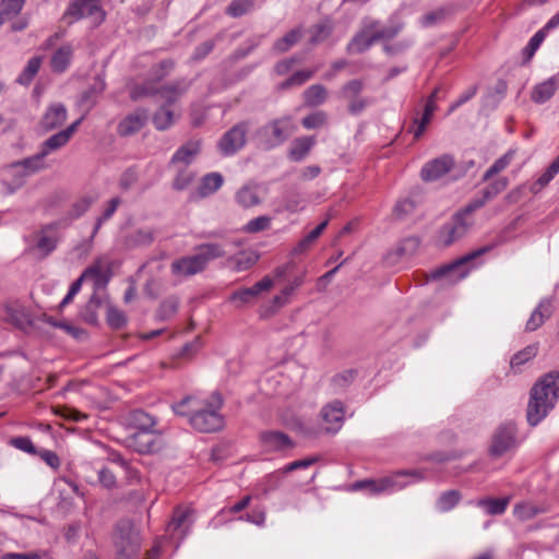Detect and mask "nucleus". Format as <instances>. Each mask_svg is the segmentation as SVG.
Returning <instances> with one entry per match:
<instances>
[{
    "instance_id": "nucleus-1",
    "label": "nucleus",
    "mask_w": 559,
    "mask_h": 559,
    "mask_svg": "<svg viewBox=\"0 0 559 559\" xmlns=\"http://www.w3.org/2000/svg\"><path fill=\"white\" fill-rule=\"evenodd\" d=\"M223 397L215 391L210 397L200 399L194 395H187L171 405V409L178 416L188 417L193 429L199 432H216L224 428L225 419L221 414Z\"/></svg>"
},
{
    "instance_id": "nucleus-2",
    "label": "nucleus",
    "mask_w": 559,
    "mask_h": 559,
    "mask_svg": "<svg viewBox=\"0 0 559 559\" xmlns=\"http://www.w3.org/2000/svg\"><path fill=\"white\" fill-rule=\"evenodd\" d=\"M195 254L183 257L171 263V273L176 276L188 277L201 273L209 262L225 255V250L218 243H203L197 247Z\"/></svg>"
},
{
    "instance_id": "nucleus-3",
    "label": "nucleus",
    "mask_w": 559,
    "mask_h": 559,
    "mask_svg": "<svg viewBox=\"0 0 559 559\" xmlns=\"http://www.w3.org/2000/svg\"><path fill=\"white\" fill-rule=\"evenodd\" d=\"M426 478L423 469H403L380 479H365L353 485L354 490L366 489L371 495L393 492L404 489L407 485Z\"/></svg>"
},
{
    "instance_id": "nucleus-4",
    "label": "nucleus",
    "mask_w": 559,
    "mask_h": 559,
    "mask_svg": "<svg viewBox=\"0 0 559 559\" xmlns=\"http://www.w3.org/2000/svg\"><path fill=\"white\" fill-rule=\"evenodd\" d=\"M111 539L116 559H139L142 538L131 520L118 521L114 527Z\"/></svg>"
},
{
    "instance_id": "nucleus-5",
    "label": "nucleus",
    "mask_w": 559,
    "mask_h": 559,
    "mask_svg": "<svg viewBox=\"0 0 559 559\" xmlns=\"http://www.w3.org/2000/svg\"><path fill=\"white\" fill-rule=\"evenodd\" d=\"M559 399V386H532L526 408V420L535 427L555 407Z\"/></svg>"
},
{
    "instance_id": "nucleus-6",
    "label": "nucleus",
    "mask_w": 559,
    "mask_h": 559,
    "mask_svg": "<svg viewBox=\"0 0 559 559\" xmlns=\"http://www.w3.org/2000/svg\"><path fill=\"white\" fill-rule=\"evenodd\" d=\"M522 442L516 424L512 420L502 423L497 427L491 437L488 454L492 459H499L514 451Z\"/></svg>"
},
{
    "instance_id": "nucleus-7",
    "label": "nucleus",
    "mask_w": 559,
    "mask_h": 559,
    "mask_svg": "<svg viewBox=\"0 0 559 559\" xmlns=\"http://www.w3.org/2000/svg\"><path fill=\"white\" fill-rule=\"evenodd\" d=\"M489 250L488 247L480 248L473 251L472 253L445 265H442L430 272V280L445 278L449 283H456L460 280L466 277L471 271L467 264L475 258L486 253Z\"/></svg>"
},
{
    "instance_id": "nucleus-8",
    "label": "nucleus",
    "mask_w": 559,
    "mask_h": 559,
    "mask_svg": "<svg viewBox=\"0 0 559 559\" xmlns=\"http://www.w3.org/2000/svg\"><path fill=\"white\" fill-rule=\"evenodd\" d=\"M322 426L313 431L307 432L308 436L318 437L321 433L335 435L344 424V405L340 401H333L326 404L320 413Z\"/></svg>"
},
{
    "instance_id": "nucleus-9",
    "label": "nucleus",
    "mask_w": 559,
    "mask_h": 559,
    "mask_svg": "<svg viewBox=\"0 0 559 559\" xmlns=\"http://www.w3.org/2000/svg\"><path fill=\"white\" fill-rule=\"evenodd\" d=\"M364 87V82L355 79L343 84L338 91V97L347 102V110L353 116L361 114L370 105L368 98L360 96Z\"/></svg>"
},
{
    "instance_id": "nucleus-10",
    "label": "nucleus",
    "mask_w": 559,
    "mask_h": 559,
    "mask_svg": "<svg viewBox=\"0 0 559 559\" xmlns=\"http://www.w3.org/2000/svg\"><path fill=\"white\" fill-rule=\"evenodd\" d=\"M0 318L20 330H27L33 325V318L28 309L19 300H9L3 305V314Z\"/></svg>"
},
{
    "instance_id": "nucleus-11",
    "label": "nucleus",
    "mask_w": 559,
    "mask_h": 559,
    "mask_svg": "<svg viewBox=\"0 0 559 559\" xmlns=\"http://www.w3.org/2000/svg\"><path fill=\"white\" fill-rule=\"evenodd\" d=\"M296 130V126L290 117H282L265 124L261 133L270 136L269 147L282 144Z\"/></svg>"
},
{
    "instance_id": "nucleus-12",
    "label": "nucleus",
    "mask_w": 559,
    "mask_h": 559,
    "mask_svg": "<svg viewBox=\"0 0 559 559\" xmlns=\"http://www.w3.org/2000/svg\"><path fill=\"white\" fill-rule=\"evenodd\" d=\"M157 92L160 94V97L163 99H165V102H166L165 106H168V107L170 104L175 103L181 94V92L177 87H174V86L163 87L162 90L158 91L155 87V83L150 81V82H146L143 84L133 85L130 90V97L133 100H138L142 97L154 95Z\"/></svg>"
},
{
    "instance_id": "nucleus-13",
    "label": "nucleus",
    "mask_w": 559,
    "mask_h": 559,
    "mask_svg": "<svg viewBox=\"0 0 559 559\" xmlns=\"http://www.w3.org/2000/svg\"><path fill=\"white\" fill-rule=\"evenodd\" d=\"M454 164L455 160L451 154H443L427 162L420 170V177L424 181H436L452 170Z\"/></svg>"
},
{
    "instance_id": "nucleus-14",
    "label": "nucleus",
    "mask_w": 559,
    "mask_h": 559,
    "mask_svg": "<svg viewBox=\"0 0 559 559\" xmlns=\"http://www.w3.org/2000/svg\"><path fill=\"white\" fill-rule=\"evenodd\" d=\"M59 223H50L40 227L35 234V249L38 250L41 257H48L56 250L59 242L58 234Z\"/></svg>"
},
{
    "instance_id": "nucleus-15",
    "label": "nucleus",
    "mask_w": 559,
    "mask_h": 559,
    "mask_svg": "<svg viewBox=\"0 0 559 559\" xmlns=\"http://www.w3.org/2000/svg\"><path fill=\"white\" fill-rule=\"evenodd\" d=\"M472 222L464 218L463 214H455L452 222L445 224L439 233V241L450 246L461 239L467 231Z\"/></svg>"
},
{
    "instance_id": "nucleus-16",
    "label": "nucleus",
    "mask_w": 559,
    "mask_h": 559,
    "mask_svg": "<svg viewBox=\"0 0 559 559\" xmlns=\"http://www.w3.org/2000/svg\"><path fill=\"white\" fill-rule=\"evenodd\" d=\"M248 127L245 122L234 126L219 141V148L225 155L235 154L246 144Z\"/></svg>"
},
{
    "instance_id": "nucleus-17",
    "label": "nucleus",
    "mask_w": 559,
    "mask_h": 559,
    "mask_svg": "<svg viewBox=\"0 0 559 559\" xmlns=\"http://www.w3.org/2000/svg\"><path fill=\"white\" fill-rule=\"evenodd\" d=\"M273 280L269 276H264L261 281L257 282L253 286L248 288H241L233 293L230 301L235 302L237 307H242L251 302L261 293L267 292L273 287Z\"/></svg>"
},
{
    "instance_id": "nucleus-18",
    "label": "nucleus",
    "mask_w": 559,
    "mask_h": 559,
    "mask_svg": "<svg viewBox=\"0 0 559 559\" xmlns=\"http://www.w3.org/2000/svg\"><path fill=\"white\" fill-rule=\"evenodd\" d=\"M191 510L178 507L174 510L173 518L167 525L166 532L171 538L182 539L191 526Z\"/></svg>"
},
{
    "instance_id": "nucleus-19",
    "label": "nucleus",
    "mask_w": 559,
    "mask_h": 559,
    "mask_svg": "<svg viewBox=\"0 0 559 559\" xmlns=\"http://www.w3.org/2000/svg\"><path fill=\"white\" fill-rule=\"evenodd\" d=\"M44 158L45 156L41 155V152L39 151L33 156L12 163L13 171H23L21 178L19 180H14V188L22 187L28 176L43 169L45 167Z\"/></svg>"
},
{
    "instance_id": "nucleus-20",
    "label": "nucleus",
    "mask_w": 559,
    "mask_h": 559,
    "mask_svg": "<svg viewBox=\"0 0 559 559\" xmlns=\"http://www.w3.org/2000/svg\"><path fill=\"white\" fill-rule=\"evenodd\" d=\"M147 119L148 114L145 109H136L118 123L117 132L121 136L135 134L145 126Z\"/></svg>"
},
{
    "instance_id": "nucleus-21",
    "label": "nucleus",
    "mask_w": 559,
    "mask_h": 559,
    "mask_svg": "<svg viewBox=\"0 0 559 559\" xmlns=\"http://www.w3.org/2000/svg\"><path fill=\"white\" fill-rule=\"evenodd\" d=\"M99 14V22L105 19V13L98 4V0H75L64 13V17L72 16L75 20L84 16Z\"/></svg>"
},
{
    "instance_id": "nucleus-22",
    "label": "nucleus",
    "mask_w": 559,
    "mask_h": 559,
    "mask_svg": "<svg viewBox=\"0 0 559 559\" xmlns=\"http://www.w3.org/2000/svg\"><path fill=\"white\" fill-rule=\"evenodd\" d=\"M130 423L139 431L134 433V441L155 432L156 420L153 416L142 409H134L130 414Z\"/></svg>"
},
{
    "instance_id": "nucleus-23",
    "label": "nucleus",
    "mask_w": 559,
    "mask_h": 559,
    "mask_svg": "<svg viewBox=\"0 0 559 559\" xmlns=\"http://www.w3.org/2000/svg\"><path fill=\"white\" fill-rule=\"evenodd\" d=\"M67 108L60 103L51 104L40 119V127L45 131L53 130L63 124L67 120Z\"/></svg>"
},
{
    "instance_id": "nucleus-24",
    "label": "nucleus",
    "mask_w": 559,
    "mask_h": 559,
    "mask_svg": "<svg viewBox=\"0 0 559 559\" xmlns=\"http://www.w3.org/2000/svg\"><path fill=\"white\" fill-rule=\"evenodd\" d=\"M559 87V76L554 75L538 84L531 92V99L536 104L549 100Z\"/></svg>"
},
{
    "instance_id": "nucleus-25",
    "label": "nucleus",
    "mask_w": 559,
    "mask_h": 559,
    "mask_svg": "<svg viewBox=\"0 0 559 559\" xmlns=\"http://www.w3.org/2000/svg\"><path fill=\"white\" fill-rule=\"evenodd\" d=\"M554 311L552 304L549 299H543L537 308L532 312L530 319L526 322L525 330L527 332L536 331L542 326L546 319H548Z\"/></svg>"
},
{
    "instance_id": "nucleus-26",
    "label": "nucleus",
    "mask_w": 559,
    "mask_h": 559,
    "mask_svg": "<svg viewBox=\"0 0 559 559\" xmlns=\"http://www.w3.org/2000/svg\"><path fill=\"white\" fill-rule=\"evenodd\" d=\"M259 186L257 185H245L235 194L237 204L242 209H249L261 203V197L259 192Z\"/></svg>"
},
{
    "instance_id": "nucleus-27",
    "label": "nucleus",
    "mask_w": 559,
    "mask_h": 559,
    "mask_svg": "<svg viewBox=\"0 0 559 559\" xmlns=\"http://www.w3.org/2000/svg\"><path fill=\"white\" fill-rule=\"evenodd\" d=\"M316 144L314 136L296 138L289 147L288 157L293 162H301L305 159Z\"/></svg>"
},
{
    "instance_id": "nucleus-28",
    "label": "nucleus",
    "mask_w": 559,
    "mask_h": 559,
    "mask_svg": "<svg viewBox=\"0 0 559 559\" xmlns=\"http://www.w3.org/2000/svg\"><path fill=\"white\" fill-rule=\"evenodd\" d=\"M73 47L70 44L59 47L50 59L51 70L56 73H63L70 67L73 57Z\"/></svg>"
},
{
    "instance_id": "nucleus-29",
    "label": "nucleus",
    "mask_w": 559,
    "mask_h": 559,
    "mask_svg": "<svg viewBox=\"0 0 559 559\" xmlns=\"http://www.w3.org/2000/svg\"><path fill=\"white\" fill-rule=\"evenodd\" d=\"M420 246V240L418 237L412 236L404 238L396 248L389 253V259H393V261H397L401 259H408L414 255Z\"/></svg>"
},
{
    "instance_id": "nucleus-30",
    "label": "nucleus",
    "mask_w": 559,
    "mask_h": 559,
    "mask_svg": "<svg viewBox=\"0 0 559 559\" xmlns=\"http://www.w3.org/2000/svg\"><path fill=\"white\" fill-rule=\"evenodd\" d=\"M538 354V343L527 345L523 349L515 353L510 359V369L518 373L522 371V367L536 357Z\"/></svg>"
},
{
    "instance_id": "nucleus-31",
    "label": "nucleus",
    "mask_w": 559,
    "mask_h": 559,
    "mask_svg": "<svg viewBox=\"0 0 559 559\" xmlns=\"http://www.w3.org/2000/svg\"><path fill=\"white\" fill-rule=\"evenodd\" d=\"M200 146V141L198 140H191L187 142L176 151V153L171 157L170 163H181L183 165H189L192 162V159L199 154Z\"/></svg>"
},
{
    "instance_id": "nucleus-32",
    "label": "nucleus",
    "mask_w": 559,
    "mask_h": 559,
    "mask_svg": "<svg viewBox=\"0 0 559 559\" xmlns=\"http://www.w3.org/2000/svg\"><path fill=\"white\" fill-rule=\"evenodd\" d=\"M154 241V231L148 228L136 229L124 238V246L128 249L150 246Z\"/></svg>"
},
{
    "instance_id": "nucleus-33",
    "label": "nucleus",
    "mask_w": 559,
    "mask_h": 559,
    "mask_svg": "<svg viewBox=\"0 0 559 559\" xmlns=\"http://www.w3.org/2000/svg\"><path fill=\"white\" fill-rule=\"evenodd\" d=\"M262 442L270 450L281 451L293 447L290 438L280 431H265L261 435Z\"/></svg>"
},
{
    "instance_id": "nucleus-34",
    "label": "nucleus",
    "mask_w": 559,
    "mask_h": 559,
    "mask_svg": "<svg viewBox=\"0 0 559 559\" xmlns=\"http://www.w3.org/2000/svg\"><path fill=\"white\" fill-rule=\"evenodd\" d=\"M328 99V90L321 84H313L305 90L304 100L309 107H317Z\"/></svg>"
},
{
    "instance_id": "nucleus-35",
    "label": "nucleus",
    "mask_w": 559,
    "mask_h": 559,
    "mask_svg": "<svg viewBox=\"0 0 559 559\" xmlns=\"http://www.w3.org/2000/svg\"><path fill=\"white\" fill-rule=\"evenodd\" d=\"M259 259V255L253 251H242L228 259V263L233 266L234 271L241 272L253 266Z\"/></svg>"
},
{
    "instance_id": "nucleus-36",
    "label": "nucleus",
    "mask_w": 559,
    "mask_h": 559,
    "mask_svg": "<svg viewBox=\"0 0 559 559\" xmlns=\"http://www.w3.org/2000/svg\"><path fill=\"white\" fill-rule=\"evenodd\" d=\"M546 511L545 507H539L528 501L516 503L513 508V514L520 521H528Z\"/></svg>"
},
{
    "instance_id": "nucleus-37",
    "label": "nucleus",
    "mask_w": 559,
    "mask_h": 559,
    "mask_svg": "<svg viewBox=\"0 0 559 559\" xmlns=\"http://www.w3.org/2000/svg\"><path fill=\"white\" fill-rule=\"evenodd\" d=\"M376 41L374 36L370 37L360 28V31L348 43L346 49L348 53H361L368 50Z\"/></svg>"
},
{
    "instance_id": "nucleus-38",
    "label": "nucleus",
    "mask_w": 559,
    "mask_h": 559,
    "mask_svg": "<svg viewBox=\"0 0 559 559\" xmlns=\"http://www.w3.org/2000/svg\"><path fill=\"white\" fill-rule=\"evenodd\" d=\"M516 150L510 148L501 157H499L483 175V181L490 180L493 176L504 170L514 159Z\"/></svg>"
},
{
    "instance_id": "nucleus-39",
    "label": "nucleus",
    "mask_w": 559,
    "mask_h": 559,
    "mask_svg": "<svg viewBox=\"0 0 559 559\" xmlns=\"http://www.w3.org/2000/svg\"><path fill=\"white\" fill-rule=\"evenodd\" d=\"M510 502L509 497L503 498H485L477 502V506L484 508L490 515H500L504 513Z\"/></svg>"
},
{
    "instance_id": "nucleus-40",
    "label": "nucleus",
    "mask_w": 559,
    "mask_h": 559,
    "mask_svg": "<svg viewBox=\"0 0 559 559\" xmlns=\"http://www.w3.org/2000/svg\"><path fill=\"white\" fill-rule=\"evenodd\" d=\"M43 62L41 57H33L27 61L26 67L21 72V74L16 78V83L23 86H28L36 74L38 73L40 66Z\"/></svg>"
},
{
    "instance_id": "nucleus-41",
    "label": "nucleus",
    "mask_w": 559,
    "mask_h": 559,
    "mask_svg": "<svg viewBox=\"0 0 559 559\" xmlns=\"http://www.w3.org/2000/svg\"><path fill=\"white\" fill-rule=\"evenodd\" d=\"M26 0H1L0 19L3 23L17 16L22 11Z\"/></svg>"
},
{
    "instance_id": "nucleus-42",
    "label": "nucleus",
    "mask_w": 559,
    "mask_h": 559,
    "mask_svg": "<svg viewBox=\"0 0 559 559\" xmlns=\"http://www.w3.org/2000/svg\"><path fill=\"white\" fill-rule=\"evenodd\" d=\"M175 112L168 106H162L153 116V124L159 130L164 131L175 123Z\"/></svg>"
},
{
    "instance_id": "nucleus-43",
    "label": "nucleus",
    "mask_w": 559,
    "mask_h": 559,
    "mask_svg": "<svg viewBox=\"0 0 559 559\" xmlns=\"http://www.w3.org/2000/svg\"><path fill=\"white\" fill-rule=\"evenodd\" d=\"M100 276L102 270L98 265H91L86 267L81 276L71 284L69 293L75 296L81 290L84 281L94 280L96 283H98Z\"/></svg>"
},
{
    "instance_id": "nucleus-44",
    "label": "nucleus",
    "mask_w": 559,
    "mask_h": 559,
    "mask_svg": "<svg viewBox=\"0 0 559 559\" xmlns=\"http://www.w3.org/2000/svg\"><path fill=\"white\" fill-rule=\"evenodd\" d=\"M223 176L218 173H211L203 177L199 188L201 197H207L217 191L223 185Z\"/></svg>"
},
{
    "instance_id": "nucleus-45",
    "label": "nucleus",
    "mask_w": 559,
    "mask_h": 559,
    "mask_svg": "<svg viewBox=\"0 0 559 559\" xmlns=\"http://www.w3.org/2000/svg\"><path fill=\"white\" fill-rule=\"evenodd\" d=\"M70 139L63 131H59L43 142L40 146L41 155L45 157L50 153L63 147Z\"/></svg>"
},
{
    "instance_id": "nucleus-46",
    "label": "nucleus",
    "mask_w": 559,
    "mask_h": 559,
    "mask_svg": "<svg viewBox=\"0 0 559 559\" xmlns=\"http://www.w3.org/2000/svg\"><path fill=\"white\" fill-rule=\"evenodd\" d=\"M404 23L397 19L391 17L388 24H382L380 31L374 35L376 40H388L399 35L403 29Z\"/></svg>"
},
{
    "instance_id": "nucleus-47",
    "label": "nucleus",
    "mask_w": 559,
    "mask_h": 559,
    "mask_svg": "<svg viewBox=\"0 0 559 559\" xmlns=\"http://www.w3.org/2000/svg\"><path fill=\"white\" fill-rule=\"evenodd\" d=\"M302 36L301 28H294L274 43L273 49L276 52L289 50Z\"/></svg>"
},
{
    "instance_id": "nucleus-48",
    "label": "nucleus",
    "mask_w": 559,
    "mask_h": 559,
    "mask_svg": "<svg viewBox=\"0 0 559 559\" xmlns=\"http://www.w3.org/2000/svg\"><path fill=\"white\" fill-rule=\"evenodd\" d=\"M461 500V493L459 490H448L440 495L437 500L436 508L440 512H448L452 510Z\"/></svg>"
},
{
    "instance_id": "nucleus-49",
    "label": "nucleus",
    "mask_w": 559,
    "mask_h": 559,
    "mask_svg": "<svg viewBox=\"0 0 559 559\" xmlns=\"http://www.w3.org/2000/svg\"><path fill=\"white\" fill-rule=\"evenodd\" d=\"M329 224V219H325L321 224H319L314 229H312L307 236H305L298 245L295 247L294 252L300 254L305 252L311 243L317 240V238L323 233Z\"/></svg>"
},
{
    "instance_id": "nucleus-50",
    "label": "nucleus",
    "mask_w": 559,
    "mask_h": 559,
    "mask_svg": "<svg viewBox=\"0 0 559 559\" xmlns=\"http://www.w3.org/2000/svg\"><path fill=\"white\" fill-rule=\"evenodd\" d=\"M332 31H333V25H332L331 21H329V20L313 25L310 28V33H311L310 43L311 44L322 43L331 35Z\"/></svg>"
},
{
    "instance_id": "nucleus-51",
    "label": "nucleus",
    "mask_w": 559,
    "mask_h": 559,
    "mask_svg": "<svg viewBox=\"0 0 559 559\" xmlns=\"http://www.w3.org/2000/svg\"><path fill=\"white\" fill-rule=\"evenodd\" d=\"M271 224L272 217L267 215H261L247 222V224L243 225L241 230L247 234H257L260 231L267 230L271 227Z\"/></svg>"
},
{
    "instance_id": "nucleus-52",
    "label": "nucleus",
    "mask_w": 559,
    "mask_h": 559,
    "mask_svg": "<svg viewBox=\"0 0 559 559\" xmlns=\"http://www.w3.org/2000/svg\"><path fill=\"white\" fill-rule=\"evenodd\" d=\"M547 33L548 32L543 27L539 31H537L532 36V38L528 40L527 45L523 49V56H524L525 62H528L533 58V56L535 55V52L537 51V49L544 41Z\"/></svg>"
},
{
    "instance_id": "nucleus-53",
    "label": "nucleus",
    "mask_w": 559,
    "mask_h": 559,
    "mask_svg": "<svg viewBox=\"0 0 559 559\" xmlns=\"http://www.w3.org/2000/svg\"><path fill=\"white\" fill-rule=\"evenodd\" d=\"M509 180L507 177H499L481 190V194L489 202L507 189Z\"/></svg>"
},
{
    "instance_id": "nucleus-54",
    "label": "nucleus",
    "mask_w": 559,
    "mask_h": 559,
    "mask_svg": "<svg viewBox=\"0 0 559 559\" xmlns=\"http://www.w3.org/2000/svg\"><path fill=\"white\" fill-rule=\"evenodd\" d=\"M304 209L302 199L297 193H290L283 198L282 204L276 209L277 213L289 212L296 213Z\"/></svg>"
},
{
    "instance_id": "nucleus-55",
    "label": "nucleus",
    "mask_w": 559,
    "mask_h": 559,
    "mask_svg": "<svg viewBox=\"0 0 559 559\" xmlns=\"http://www.w3.org/2000/svg\"><path fill=\"white\" fill-rule=\"evenodd\" d=\"M253 8L252 0H234L226 9V13L231 17H239Z\"/></svg>"
},
{
    "instance_id": "nucleus-56",
    "label": "nucleus",
    "mask_w": 559,
    "mask_h": 559,
    "mask_svg": "<svg viewBox=\"0 0 559 559\" xmlns=\"http://www.w3.org/2000/svg\"><path fill=\"white\" fill-rule=\"evenodd\" d=\"M450 13H451L450 8H445V7L439 8L435 11H431V12L425 14L420 19V24L424 27L432 26V25L441 22L442 20H444Z\"/></svg>"
},
{
    "instance_id": "nucleus-57",
    "label": "nucleus",
    "mask_w": 559,
    "mask_h": 559,
    "mask_svg": "<svg viewBox=\"0 0 559 559\" xmlns=\"http://www.w3.org/2000/svg\"><path fill=\"white\" fill-rule=\"evenodd\" d=\"M282 474H284L283 469L272 473V474H269L262 479L260 487H261V492L264 496L269 495L270 492L276 490L280 487L281 481H282Z\"/></svg>"
},
{
    "instance_id": "nucleus-58",
    "label": "nucleus",
    "mask_w": 559,
    "mask_h": 559,
    "mask_svg": "<svg viewBox=\"0 0 559 559\" xmlns=\"http://www.w3.org/2000/svg\"><path fill=\"white\" fill-rule=\"evenodd\" d=\"M326 121L328 115L324 111H316L302 118L301 123L304 128L312 130L323 127Z\"/></svg>"
},
{
    "instance_id": "nucleus-59",
    "label": "nucleus",
    "mask_w": 559,
    "mask_h": 559,
    "mask_svg": "<svg viewBox=\"0 0 559 559\" xmlns=\"http://www.w3.org/2000/svg\"><path fill=\"white\" fill-rule=\"evenodd\" d=\"M313 71L311 70H300L295 72L292 76H289L286 81H284L280 87L285 90L290 86H298L306 83L308 80H310L313 75Z\"/></svg>"
},
{
    "instance_id": "nucleus-60",
    "label": "nucleus",
    "mask_w": 559,
    "mask_h": 559,
    "mask_svg": "<svg viewBox=\"0 0 559 559\" xmlns=\"http://www.w3.org/2000/svg\"><path fill=\"white\" fill-rule=\"evenodd\" d=\"M120 203H121V199L120 198H112L108 202V204L105 207L102 216L98 217V219H97V222L95 224L93 235H95L98 231V229L100 228V226L103 225L104 222L108 221L114 215V213L117 211V209L120 205Z\"/></svg>"
},
{
    "instance_id": "nucleus-61",
    "label": "nucleus",
    "mask_w": 559,
    "mask_h": 559,
    "mask_svg": "<svg viewBox=\"0 0 559 559\" xmlns=\"http://www.w3.org/2000/svg\"><path fill=\"white\" fill-rule=\"evenodd\" d=\"M107 322L114 329L123 326L127 322L124 313L116 307H108Z\"/></svg>"
},
{
    "instance_id": "nucleus-62",
    "label": "nucleus",
    "mask_w": 559,
    "mask_h": 559,
    "mask_svg": "<svg viewBox=\"0 0 559 559\" xmlns=\"http://www.w3.org/2000/svg\"><path fill=\"white\" fill-rule=\"evenodd\" d=\"M93 199L90 197H84L72 204L71 211L69 213L71 219H76L82 216L92 205Z\"/></svg>"
},
{
    "instance_id": "nucleus-63",
    "label": "nucleus",
    "mask_w": 559,
    "mask_h": 559,
    "mask_svg": "<svg viewBox=\"0 0 559 559\" xmlns=\"http://www.w3.org/2000/svg\"><path fill=\"white\" fill-rule=\"evenodd\" d=\"M130 445L135 449L139 453H148L154 448V439L152 435H147L146 437L138 439V441H134V435L132 436L130 440Z\"/></svg>"
},
{
    "instance_id": "nucleus-64",
    "label": "nucleus",
    "mask_w": 559,
    "mask_h": 559,
    "mask_svg": "<svg viewBox=\"0 0 559 559\" xmlns=\"http://www.w3.org/2000/svg\"><path fill=\"white\" fill-rule=\"evenodd\" d=\"M359 372L355 369H347L335 374L333 381L335 384L349 383L360 381Z\"/></svg>"
}]
</instances>
